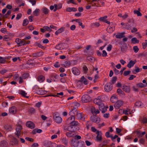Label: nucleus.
Returning a JSON list of instances; mask_svg holds the SVG:
<instances>
[{"instance_id":"obj_43","label":"nucleus","mask_w":147,"mask_h":147,"mask_svg":"<svg viewBox=\"0 0 147 147\" xmlns=\"http://www.w3.org/2000/svg\"><path fill=\"white\" fill-rule=\"evenodd\" d=\"M87 59L89 61L93 62L94 60V59L92 56H88L87 57Z\"/></svg>"},{"instance_id":"obj_32","label":"nucleus","mask_w":147,"mask_h":147,"mask_svg":"<svg viewBox=\"0 0 147 147\" xmlns=\"http://www.w3.org/2000/svg\"><path fill=\"white\" fill-rule=\"evenodd\" d=\"M4 128L8 131H10L11 129V125L8 124L5 125Z\"/></svg>"},{"instance_id":"obj_11","label":"nucleus","mask_w":147,"mask_h":147,"mask_svg":"<svg viewBox=\"0 0 147 147\" xmlns=\"http://www.w3.org/2000/svg\"><path fill=\"white\" fill-rule=\"evenodd\" d=\"M72 72L73 74L76 76H78L80 74L79 70L76 67H73L72 68Z\"/></svg>"},{"instance_id":"obj_50","label":"nucleus","mask_w":147,"mask_h":147,"mask_svg":"<svg viewBox=\"0 0 147 147\" xmlns=\"http://www.w3.org/2000/svg\"><path fill=\"white\" fill-rule=\"evenodd\" d=\"M134 14H137L138 16H141V13L138 10H134Z\"/></svg>"},{"instance_id":"obj_20","label":"nucleus","mask_w":147,"mask_h":147,"mask_svg":"<svg viewBox=\"0 0 147 147\" xmlns=\"http://www.w3.org/2000/svg\"><path fill=\"white\" fill-rule=\"evenodd\" d=\"M125 34V32H123L121 33H118L116 35L115 37L118 38H121L125 37V36L123 35Z\"/></svg>"},{"instance_id":"obj_26","label":"nucleus","mask_w":147,"mask_h":147,"mask_svg":"<svg viewBox=\"0 0 147 147\" xmlns=\"http://www.w3.org/2000/svg\"><path fill=\"white\" fill-rule=\"evenodd\" d=\"M7 146V143L4 140L1 141L0 142V146L2 147H6Z\"/></svg>"},{"instance_id":"obj_12","label":"nucleus","mask_w":147,"mask_h":147,"mask_svg":"<svg viewBox=\"0 0 147 147\" xmlns=\"http://www.w3.org/2000/svg\"><path fill=\"white\" fill-rule=\"evenodd\" d=\"M26 125L27 127L31 129H34L35 127V124L31 121L27 122L26 123Z\"/></svg>"},{"instance_id":"obj_38","label":"nucleus","mask_w":147,"mask_h":147,"mask_svg":"<svg viewBox=\"0 0 147 147\" xmlns=\"http://www.w3.org/2000/svg\"><path fill=\"white\" fill-rule=\"evenodd\" d=\"M20 94L22 95L23 96L28 98V96H26V95L27 94V93L25 92L23 90H21L20 91Z\"/></svg>"},{"instance_id":"obj_48","label":"nucleus","mask_w":147,"mask_h":147,"mask_svg":"<svg viewBox=\"0 0 147 147\" xmlns=\"http://www.w3.org/2000/svg\"><path fill=\"white\" fill-rule=\"evenodd\" d=\"M128 22L131 24L132 23V26H135V24L134 23V21L133 19H129L128 21Z\"/></svg>"},{"instance_id":"obj_54","label":"nucleus","mask_w":147,"mask_h":147,"mask_svg":"<svg viewBox=\"0 0 147 147\" xmlns=\"http://www.w3.org/2000/svg\"><path fill=\"white\" fill-rule=\"evenodd\" d=\"M43 28L45 29V31H47L49 32H51L52 31L51 29L48 26H44Z\"/></svg>"},{"instance_id":"obj_56","label":"nucleus","mask_w":147,"mask_h":147,"mask_svg":"<svg viewBox=\"0 0 147 147\" xmlns=\"http://www.w3.org/2000/svg\"><path fill=\"white\" fill-rule=\"evenodd\" d=\"M25 139L26 140L29 141L31 142H33L34 141V139L32 138L26 137L25 138Z\"/></svg>"},{"instance_id":"obj_16","label":"nucleus","mask_w":147,"mask_h":147,"mask_svg":"<svg viewBox=\"0 0 147 147\" xmlns=\"http://www.w3.org/2000/svg\"><path fill=\"white\" fill-rule=\"evenodd\" d=\"M43 55V53L42 52H37L36 53L32 54V56L33 57H38L42 56Z\"/></svg>"},{"instance_id":"obj_25","label":"nucleus","mask_w":147,"mask_h":147,"mask_svg":"<svg viewBox=\"0 0 147 147\" xmlns=\"http://www.w3.org/2000/svg\"><path fill=\"white\" fill-rule=\"evenodd\" d=\"M65 29L64 27H62L60 29H59L55 32V34L56 35H58L59 34L63 32Z\"/></svg>"},{"instance_id":"obj_44","label":"nucleus","mask_w":147,"mask_h":147,"mask_svg":"<svg viewBox=\"0 0 147 147\" xmlns=\"http://www.w3.org/2000/svg\"><path fill=\"white\" fill-rule=\"evenodd\" d=\"M132 26V25L131 26V24H127L125 25V27L126 29L128 30H129L131 29V28Z\"/></svg>"},{"instance_id":"obj_64","label":"nucleus","mask_w":147,"mask_h":147,"mask_svg":"<svg viewBox=\"0 0 147 147\" xmlns=\"http://www.w3.org/2000/svg\"><path fill=\"white\" fill-rule=\"evenodd\" d=\"M108 143V142L107 140L104 141L102 143V146H105Z\"/></svg>"},{"instance_id":"obj_2","label":"nucleus","mask_w":147,"mask_h":147,"mask_svg":"<svg viewBox=\"0 0 147 147\" xmlns=\"http://www.w3.org/2000/svg\"><path fill=\"white\" fill-rule=\"evenodd\" d=\"M76 110L75 109H72L69 113V115L70 116L67 119V121H69V123L70 121L75 120V112H76Z\"/></svg>"},{"instance_id":"obj_40","label":"nucleus","mask_w":147,"mask_h":147,"mask_svg":"<svg viewBox=\"0 0 147 147\" xmlns=\"http://www.w3.org/2000/svg\"><path fill=\"white\" fill-rule=\"evenodd\" d=\"M142 104V103L140 101L136 102L135 103V106L137 107H139L141 106Z\"/></svg>"},{"instance_id":"obj_47","label":"nucleus","mask_w":147,"mask_h":147,"mask_svg":"<svg viewBox=\"0 0 147 147\" xmlns=\"http://www.w3.org/2000/svg\"><path fill=\"white\" fill-rule=\"evenodd\" d=\"M137 86L139 87L143 88L146 87L145 84H144L142 83H140L137 84Z\"/></svg>"},{"instance_id":"obj_63","label":"nucleus","mask_w":147,"mask_h":147,"mask_svg":"<svg viewBox=\"0 0 147 147\" xmlns=\"http://www.w3.org/2000/svg\"><path fill=\"white\" fill-rule=\"evenodd\" d=\"M83 69L85 73H86L88 70V68L86 66H84L83 67Z\"/></svg>"},{"instance_id":"obj_37","label":"nucleus","mask_w":147,"mask_h":147,"mask_svg":"<svg viewBox=\"0 0 147 147\" xmlns=\"http://www.w3.org/2000/svg\"><path fill=\"white\" fill-rule=\"evenodd\" d=\"M29 23V21L27 19H26L23 20L22 25L23 26H27Z\"/></svg>"},{"instance_id":"obj_30","label":"nucleus","mask_w":147,"mask_h":147,"mask_svg":"<svg viewBox=\"0 0 147 147\" xmlns=\"http://www.w3.org/2000/svg\"><path fill=\"white\" fill-rule=\"evenodd\" d=\"M117 97L116 96H112L110 99L111 102L112 103H115L116 102L117 100Z\"/></svg>"},{"instance_id":"obj_60","label":"nucleus","mask_w":147,"mask_h":147,"mask_svg":"<svg viewBox=\"0 0 147 147\" xmlns=\"http://www.w3.org/2000/svg\"><path fill=\"white\" fill-rule=\"evenodd\" d=\"M86 128L88 129H89L91 125L90 124L88 121L87 122L86 124Z\"/></svg>"},{"instance_id":"obj_10","label":"nucleus","mask_w":147,"mask_h":147,"mask_svg":"<svg viewBox=\"0 0 147 147\" xmlns=\"http://www.w3.org/2000/svg\"><path fill=\"white\" fill-rule=\"evenodd\" d=\"M53 118L54 120V121L57 123H60L62 121V118L57 114H55L53 116Z\"/></svg>"},{"instance_id":"obj_45","label":"nucleus","mask_w":147,"mask_h":147,"mask_svg":"<svg viewBox=\"0 0 147 147\" xmlns=\"http://www.w3.org/2000/svg\"><path fill=\"white\" fill-rule=\"evenodd\" d=\"M39 11V9H36V10L33 12V14L36 16H38V12Z\"/></svg>"},{"instance_id":"obj_51","label":"nucleus","mask_w":147,"mask_h":147,"mask_svg":"<svg viewBox=\"0 0 147 147\" xmlns=\"http://www.w3.org/2000/svg\"><path fill=\"white\" fill-rule=\"evenodd\" d=\"M74 109H75V110H76V107H79L80 106V104L78 102H75L74 103Z\"/></svg>"},{"instance_id":"obj_55","label":"nucleus","mask_w":147,"mask_h":147,"mask_svg":"<svg viewBox=\"0 0 147 147\" xmlns=\"http://www.w3.org/2000/svg\"><path fill=\"white\" fill-rule=\"evenodd\" d=\"M130 72L131 71H125L123 73V75L125 76H127L129 75Z\"/></svg>"},{"instance_id":"obj_21","label":"nucleus","mask_w":147,"mask_h":147,"mask_svg":"<svg viewBox=\"0 0 147 147\" xmlns=\"http://www.w3.org/2000/svg\"><path fill=\"white\" fill-rule=\"evenodd\" d=\"M73 131H69L66 133V135L67 137L71 138L74 137V134H73Z\"/></svg>"},{"instance_id":"obj_34","label":"nucleus","mask_w":147,"mask_h":147,"mask_svg":"<svg viewBox=\"0 0 147 147\" xmlns=\"http://www.w3.org/2000/svg\"><path fill=\"white\" fill-rule=\"evenodd\" d=\"M131 41L134 44L138 43L139 42V40L137 39V38L134 37L131 39Z\"/></svg>"},{"instance_id":"obj_33","label":"nucleus","mask_w":147,"mask_h":147,"mask_svg":"<svg viewBox=\"0 0 147 147\" xmlns=\"http://www.w3.org/2000/svg\"><path fill=\"white\" fill-rule=\"evenodd\" d=\"M71 64V63L69 61H65L64 64L63 65V66L65 67H69L70 65Z\"/></svg>"},{"instance_id":"obj_17","label":"nucleus","mask_w":147,"mask_h":147,"mask_svg":"<svg viewBox=\"0 0 147 147\" xmlns=\"http://www.w3.org/2000/svg\"><path fill=\"white\" fill-rule=\"evenodd\" d=\"M136 62V60H134V61L132 60H130L127 64V66L129 68H130L131 67L133 66Z\"/></svg>"},{"instance_id":"obj_27","label":"nucleus","mask_w":147,"mask_h":147,"mask_svg":"<svg viewBox=\"0 0 147 147\" xmlns=\"http://www.w3.org/2000/svg\"><path fill=\"white\" fill-rule=\"evenodd\" d=\"M77 10V9L74 7H68L66 9V11L69 12L71 11H76Z\"/></svg>"},{"instance_id":"obj_52","label":"nucleus","mask_w":147,"mask_h":147,"mask_svg":"<svg viewBox=\"0 0 147 147\" xmlns=\"http://www.w3.org/2000/svg\"><path fill=\"white\" fill-rule=\"evenodd\" d=\"M107 16H105L104 17H100L99 18V20L100 21L104 22L105 20L107 18Z\"/></svg>"},{"instance_id":"obj_14","label":"nucleus","mask_w":147,"mask_h":147,"mask_svg":"<svg viewBox=\"0 0 147 147\" xmlns=\"http://www.w3.org/2000/svg\"><path fill=\"white\" fill-rule=\"evenodd\" d=\"M75 127L70 125L68 127L64 128L65 130H67L68 131H75Z\"/></svg>"},{"instance_id":"obj_28","label":"nucleus","mask_w":147,"mask_h":147,"mask_svg":"<svg viewBox=\"0 0 147 147\" xmlns=\"http://www.w3.org/2000/svg\"><path fill=\"white\" fill-rule=\"evenodd\" d=\"M42 13H44L45 15L47 14L49 12V9L45 7H44L42 9Z\"/></svg>"},{"instance_id":"obj_15","label":"nucleus","mask_w":147,"mask_h":147,"mask_svg":"<svg viewBox=\"0 0 147 147\" xmlns=\"http://www.w3.org/2000/svg\"><path fill=\"white\" fill-rule=\"evenodd\" d=\"M18 140L15 137H13L11 141L10 144H11L12 146L16 145L18 144Z\"/></svg>"},{"instance_id":"obj_6","label":"nucleus","mask_w":147,"mask_h":147,"mask_svg":"<svg viewBox=\"0 0 147 147\" xmlns=\"http://www.w3.org/2000/svg\"><path fill=\"white\" fill-rule=\"evenodd\" d=\"M113 88V86L111 83L106 84L104 87V90L107 92H108L111 91Z\"/></svg>"},{"instance_id":"obj_1","label":"nucleus","mask_w":147,"mask_h":147,"mask_svg":"<svg viewBox=\"0 0 147 147\" xmlns=\"http://www.w3.org/2000/svg\"><path fill=\"white\" fill-rule=\"evenodd\" d=\"M93 102L94 103L98 105L99 109L102 113H104L107 111L108 107L105 106L100 96L98 97L97 98H95L93 100Z\"/></svg>"},{"instance_id":"obj_9","label":"nucleus","mask_w":147,"mask_h":147,"mask_svg":"<svg viewBox=\"0 0 147 147\" xmlns=\"http://www.w3.org/2000/svg\"><path fill=\"white\" fill-rule=\"evenodd\" d=\"M15 42L18 45V47L25 45V44L24 43V39L21 40L19 38H17L16 39Z\"/></svg>"},{"instance_id":"obj_46","label":"nucleus","mask_w":147,"mask_h":147,"mask_svg":"<svg viewBox=\"0 0 147 147\" xmlns=\"http://www.w3.org/2000/svg\"><path fill=\"white\" fill-rule=\"evenodd\" d=\"M100 25V24L98 22H95L94 23H93L92 24H91V26L92 27H94V26L95 27H97L98 26H99Z\"/></svg>"},{"instance_id":"obj_59","label":"nucleus","mask_w":147,"mask_h":147,"mask_svg":"<svg viewBox=\"0 0 147 147\" xmlns=\"http://www.w3.org/2000/svg\"><path fill=\"white\" fill-rule=\"evenodd\" d=\"M136 77V76L133 75H131L128 78L129 80H131L133 79L134 78Z\"/></svg>"},{"instance_id":"obj_58","label":"nucleus","mask_w":147,"mask_h":147,"mask_svg":"<svg viewBox=\"0 0 147 147\" xmlns=\"http://www.w3.org/2000/svg\"><path fill=\"white\" fill-rule=\"evenodd\" d=\"M22 16V14L21 13H18L17 15V16L16 17V19L17 20H18L20 19L21 18V17Z\"/></svg>"},{"instance_id":"obj_35","label":"nucleus","mask_w":147,"mask_h":147,"mask_svg":"<svg viewBox=\"0 0 147 147\" xmlns=\"http://www.w3.org/2000/svg\"><path fill=\"white\" fill-rule=\"evenodd\" d=\"M11 10L8 11L5 15H3V18H7L8 17V16L11 14Z\"/></svg>"},{"instance_id":"obj_22","label":"nucleus","mask_w":147,"mask_h":147,"mask_svg":"<svg viewBox=\"0 0 147 147\" xmlns=\"http://www.w3.org/2000/svg\"><path fill=\"white\" fill-rule=\"evenodd\" d=\"M102 132L101 131H100V134L99 136H96V141L99 142H102Z\"/></svg>"},{"instance_id":"obj_7","label":"nucleus","mask_w":147,"mask_h":147,"mask_svg":"<svg viewBox=\"0 0 147 147\" xmlns=\"http://www.w3.org/2000/svg\"><path fill=\"white\" fill-rule=\"evenodd\" d=\"M75 114H76V115L78 119L82 121L84 120L85 118L84 117V115L83 113H79L77 111V110H76V112H75Z\"/></svg>"},{"instance_id":"obj_62","label":"nucleus","mask_w":147,"mask_h":147,"mask_svg":"<svg viewBox=\"0 0 147 147\" xmlns=\"http://www.w3.org/2000/svg\"><path fill=\"white\" fill-rule=\"evenodd\" d=\"M107 55V53L105 50H103L102 51V55L103 57H105Z\"/></svg>"},{"instance_id":"obj_53","label":"nucleus","mask_w":147,"mask_h":147,"mask_svg":"<svg viewBox=\"0 0 147 147\" xmlns=\"http://www.w3.org/2000/svg\"><path fill=\"white\" fill-rule=\"evenodd\" d=\"M133 49L134 52L136 53L138 52L139 50L137 46H135L134 47Z\"/></svg>"},{"instance_id":"obj_24","label":"nucleus","mask_w":147,"mask_h":147,"mask_svg":"<svg viewBox=\"0 0 147 147\" xmlns=\"http://www.w3.org/2000/svg\"><path fill=\"white\" fill-rule=\"evenodd\" d=\"M61 141L62 143L66 145L68 144V140L66 138H65L61 139Z\"/></svg>"},{"instance_id":"obj_36","label":"nucleus","mask_w":147,"mask_h":147,"mask_svg":"<svg viewBox=\"0 0 147 147\" xmlns=\"http://www.w3.org/2000/svg\"><path fill=\"white\" fill-rule=\"evenodd\" d=\"M37 93L40 95H42L45 93V92L42 89H38L37 90Z\"/></svg>"},{"instance_id":"obj_13","label":"nucleus","mask_w":147,"mask_h":147,"mask_svg":"<svg viewBox=\"0 0 147 147\" xmlns=\"http://www.w3.org/2000/svg\"><path fill=\"white\" fill-rule=\"evenodd\" d=\"M71 142L72 145L74 147H77L78 145L79 142L76 139L71 140Z\"/></svg>"},{"instance_id":"obj_49","label":"nucleus","mask_w":147,"mask_h":147,"mask_svg":"<svg viewBox=\"0 0 147 147\" xmlns=\"http://www.w3.org/2000/svg\"><path fill=\"white\" fill-rule=\"evenodd\" d=\"M117 78L116 76L113 77L111 80L112 84H114L117 80Z\"/></svg>"},{"instance_id":"obj_29","label":"nucleus","mask_w":147,"mask_h":147,"mask_svg":"<svg viewBox=\"0 0 147 147\" xmlns=\"http://www.w3.org/2000/svg\"><path fill=\"white\" fill-rule=\"evenodd\" d=\"M70 125H73V126L75 127L76 126L78 125L79 124L78 122L77 121H75V120L73 121H70Z\"/></svg>"},{"instance_id":"obj_42","label":"nucleus","mask_w":147,"mask_h":147,"mask_svg":"<svg viewBox=\"0 0 147 147\" xmlns=\"http://www.w3.org/2000/svg\"><path fill=\"white\" fill-rule=\"evenodd\" d=\"M29 74L28 73H26L23 74L22 75V78L24 79H26L29 77Z\"/></svg>"},{"instance_id":"obj_19","label":"nucleus","mask_w":147,"mask_h":147,"mask_svg":"<svg viewBox=\"0 0 147 147\" xmlns=\"http://www.w3.org/2000/svg\"><path fill=\"white\" fill-rule=\"evenodd\" d=\"M122 89L124 91L127 92H129L130 91V88L129 86L126 85H123Z\"/></svg>"},{"instance_id":"obj_57","label":"nucleus","mask_w":147,"mask_h":147,"mask_svg":"<svg viewBox=\"0 0 147 147\" xmlns=\"http://www.w3.org/2000/svg\"><path fill=\"white\" fill-rule=\"evenodd\" d=\"M6 61L5 59L1 57L0 59V62L1 63H4Z\"/></svg>"},{"instance_id":"obj_5","label":"nucleus","mask_w":147,"mask_h":147,"mask_svg":"<svg viewBox=\"0 0 147 147\" xmlns=\"http://www.w3.org/2000/svg\"><path fill=\"white\" fill-rule=\"evenodd\" d=\"M22 129V127L20 125H17L16 128V132L15 133V135L16 136L17 138H19L20 135V132Z\"/></svg>"},{"instance_id":"obj_4","label":"nucleus","mask_w":147,"mask_h":147,"mask_svg":"<svg viewBox=\"0 0 147 147\" xmlns=\"http://www.w3.org/2000/svg\"><path fill=\"white\" fill-rule=\"evenodd\" d=\"M90 120L93 122L98 123L100 121V118L96 115H93L90 117Z\"/></svg>"},{"instance_id":"obj_31","label":"nucleus","mask_w":147,"mask_h":147,"mask_svg":"<svg viewBox=\"0 0 147 147\" xmlns=\"http://www.w3.org/2000/svg\"><path fill=\"white\" fill-rule=\"evenodd\" d=\"M127 48V46H122L121 47V51L123 53H124L126 51Z\"/></svg>"},{"instance_id":"obj_61","label":"nucleus","mask_w":147,"mask_h":147,"mask_svg":"<svg viewBox=\"0 0 147 147\" xmlns=\"http://www.w3.org/2000/svg\"><path fill=\"white\" fill-rule=\"evenodd\" d=\"M7 70L6 69H4L0 71V73L2 74H4L5 73H6Z\"/></svg>"},{"instance_id":"obj_23","label":"nucleus","mask_w":147,"mask_h":147,"mask_svg":"<svg viewBox=\"0 0 147 147\" xmlns=\"http://www.w3.org/2000/svg\"><path fill=\"white\" fill-rule=\"evenodd\" d=\"M37 79L39 82H42L44 80L45 78L43 76L40 75L38 77Z\"/></svg>"},{"instance_id":"obj_3","label":"nucleus","mask_w":147,"mask_h":147,"mask_svg":"<svg viewBox=\"0 0 147 147\" xmlns=\"http://www.w3.org/2000/svg\"><path fill=\"white\" fill-rule=\"evenodd\" d=\"M91 97L87 94L83 95L81 98V100L82 102H88L91 101Z\"/></svg>"},{"instance_id":"obj_39","label":"nucleus","mask_w":147,"mask_h":147,"mask_svg":"<svg viewBox=\"0 0 147 147\" xmlns=\"http://www.w3.org/2000/svg\"><path fill=\"white\" fill-rule=\"evenodd\" d=\"M28 112L29 113L33 114L35 113V110L34 108H31L29 109Z\"/></svg>"},{"instance_id":"obj_18","label":"nucleus","mask_w":147,"mask_h":147,"mask_svg":"<svg viewBox=\"0 0 147 147\" xmlns=\"http://www.w3.org/2000/svg\"><path fill=\"white\" fill-rule=\"evenodd\" d=\"M17 108L14 106L11 107L9 109V112L12 114H14L17 111Z\"/></svg>"},{"instance_id":"obj_41","label":"nucleus","mask_w":147,"mask_h":147,"mask_svg":"<svg viewBox=\"0 0 147 147\" xmlns=\"http://www.w3.org/2000/svg\"><path fill=\"white\" fill-rule=\"evenodd\" d=\"M136 69L132 71L133 74H135L140 71V69L138 67H136Z\"/></svg>"},{"instance_id":"obj_8","label":"nucleus","mask_w":147,"mask_h":147,"mask_svg":"<svg viewBox=\"0 0 147 147\" xmlns=\"http://www.w3.org/2000/svg\"><path fill=\"white\" fill-rule=\"evenodd\" d=\"M123 103V101L118 100L114 105V107L116 109H118L121 106H122Z\"/></svg>"}]
</instances>
